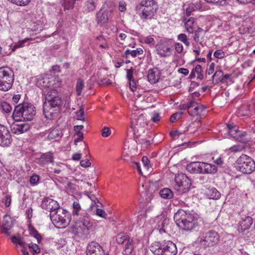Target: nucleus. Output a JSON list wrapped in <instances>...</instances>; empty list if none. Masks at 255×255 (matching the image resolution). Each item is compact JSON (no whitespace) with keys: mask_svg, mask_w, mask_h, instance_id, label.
<instances>
[{"mask_svg":"<svg viewBox=\"0 0 255 255\" xmlns=\"http://www.w3.org/2000/svg\"><path fill=\"white\" fill-rule=\"evenodd\" d=\"M160 120V117L158 113H155L154 114L153 117L151 118V120L154 123H158Z\"/></svg>","mask_w":255,"mask_h":255,"instance_id":"59","label":"nucleus"},{"mask_svg":"<svg viewBox=\"0 0 255 255\" xmlns=\"http://www.w3.org/2000/svg\"><path fill=\"white\" fill-rule=\"evenodd\" d=\"M73 213L78 215L79 212L81 210V206L79 203L77 201H74L73 203Z\"/></svg>","mask_w":255,"mask_h":255,"instance_id":"43","label":"nucleus"},{"mask_svg":"<svg viewBox=\"0 0 255 255\" xmlns=\"http://www.w3.org/2000/svg\"><path fill=\"white\" fill-rule=\"evenodd\" d=\"M41 207L49 212L50 213L55 212L60 209L59 203L56 201L48 197H45L43 199Z\"/></svg>","mask_w":255,"mask_h":255,"instance_id":"14","label":"nucleus"},{"mask_svg":"<svg viewBox=\"0 0 255 255\" xmlns=\"http://www.w3.org/2000/svg\"><path fill=\"white\" fill-rule=\"evenodd\" d=\"M219 240L218 233L213 230L203 233L198 238L200 244L205 248L214 246L218 242Z\"/></svg>","mask_w":255,"mask_h":255,"instance_id":"9","label":"nucleus"},{"mask_svg":"<svg viewBox=\"0 0 255 255\" xmlns=\"http://www.w3.org/2000/svg\"><path fill=\"white\" fill-rule=\"evenodd\" d=\"M103 253V250L98 243L92 242L87 247V255H102ZM104 255H109L105 254Z\"/></svg>","mask_w":255,"mask_h":255,"instance_id":"16","label":"nucleus"},{"mask_svg":"<svg viewBox=\"0 0 255 255\" xmlns=\"http://www.w3.org/2000/svg\"><path fill=\"white\" fill-rule=\"evenodd\" d=\"M5 206L6 207H8L11 204V196L9 195H7L5 197Z\"/></svg>","mask_w":255,"mask_h":255,"instance_id":"61","label":"nucleus"},{"mask_svg":"<svg viewBox=\"0 0 255 255\" xmlns=\"http://www.w3.org/2000/svg\"><path fill=\"white\" fill-rule=\"evenodd\" d=\"M193 24V20H191V19H189L185 23V26L186 28V30L189 33H193V27H192Z\"/></svg>","mask_w":255,"mask_h":255,"instance_id":"42","label":"nucleus"},{"mask_svg":"<svg viewBox=\"0 0 255 255\" xmlns=\"http://www.w3.org/2000/svg\"><path fill=\"white\" fill-rule=\"evenodd\" d=\"M142 162L143 164V165L147 169L148 168V164L149 163V160L146 156H143L142 158Z\"/></svg>","mask_w":255,"mask_h":255,"instance_id":"64","label":"nucleus"},{"mask_svg":"<svg viewBox=\"0 0 255 255\" xmlns=\"http://www.w3.org/2000/svg\"><path fill=\"white\" fill-rule=\"evenodd\" d=\"M182 113H176L172 115L170 117V121L171 123L175 122L177 119H179L181 117Z\"/></svg>","mask_w":255,"mask_h":255,"instance_id":"51","label":"nucleus"},{"mask_svg":"<svg viewBox=\"0 0 255 255\" xmlns=\"http://www.w3.org/2000/svg\"><path fill=\"white\" fill-rule=\"evenodd\" d=\"M157 53L161 57H165L170 55L171 48L168 42L165 40H161L157 46Z\"/></svg>","mask_w":255,"mask_h":255,"instance_id":"15","label":"nucleus"},{"mask_svg":"<svg viewBox=\"0 0 255 255\" xmlns=\"http://www.w3.org/2000/svg\"><path fill=\"white\" fill-rule=\"evenodd\" d=\"M201 7V5L200 3H197V5H195L194 4H191L189 5V7L186 8V13L187 15H190L192 11H194L197 8H200Z\"/></svg>","mask_w":255,"mask_h":255,"instance_id":"38","label":"nucleus"},{"mask_svg":"<svg viewBox=\"0 0 255 255\" xmlns=\"http://www.w3.org/2000/svg\"><path fill=\"white\" fill-rule=\"evenodd\" d=\"M160 196L164 199H170L173 197V193L172 190L168 188L161 189L159 192Z\"/></svg>","mask_w":255,"mask_h":255,"instance_id":"28","label":"nucleus"},{"mask_svg":"<svg viewBox=\"0 0 255 255\" xmlns=\"http://www.w3.org/2000/svg\"><path fill=\"white\" fill-rule=\"evenodd\" d=\"M175 49L178 53H181L183 50V46L181 43L176 42L175 43Z\"/></svg>","mask_w":255,"mask_h":255,"instance_id":"53","label":"nucleus"},{"mask_svg":"<svg viewBox=\"0 0 255 255\" xmlns=\"http://www.w3.org/2000/svg\"><path fill=\"white\" fill-rule=\"evenodd\" d=\"M184 133V132H181L179 130H176L171 131L170 132V135L172 137V138L175 139L178 138L180 135L183 134Z\"/></svg>","mask_w":255,"mask_h":255,"instance_id":"44","label":"nucleus"},{"mask_svg":"<svg viewBox=\"0 0 255 255\" xmlns=\"http://www.w3.org/2000/svg\"><path fill=\"white\" fill-rule=\"evenodd\" d=\"M53 162V153L51 152L42 154L38 158L37 163L39 165L44 166L45 164Z\"/></svg>","mask_w":255,"mask_h":255,"instance_id":"20","label":"nucleus"},{"mask_svg":"<svg viewBox=\"0 0 255 255\" xmlns=\"http://www.w3.org/2000/svg\"><path fill=\"white\" fill-rule=\"evenodd\" d=\"M0 109L6 113H9L12 110V108L10 104L4 101L0 103Z\"/></svg>","mask_w":255,"mask_h":255,"instance_id":"33","label":"nucleus"},{"mask_svg":"<svg viewBox=\"0 0 255 255\" xmlns=\"http://www.w3.org/2000/svg\"><path fill=\"white\" fill-rule=\"evenodd\" d=\"M39 176L35 174H33L30 177L29 182L32 186H35L39 183Z\"/></svg>","mask_w":255,"mask_h":255,"instance_id":"40","label":"nucleus"},{"mask_svg":"<svg viewBox=\"0 0 255 255\" xmlns=\"http://www.w3.org/2000/svg\"><path fill=\"white\" fill-rule=\"evenodd\" d=\"M215 64L214 63H211L209 66V68L206 70V73L208 75H211L214 71Z\"/></svg>","mask_w":255,"mask_h":255,"instance_id":"57","label":"nucleus"},{"mask_svg":"<svg viewBox=\"0 0 255 255\" xmlns=\"http://www.w3.org/2000/svg\"><path fill=\"white\" fill-rule=\"evenodd\" d=\"M62 135L61 129L58 128L53 129L49 133L48 138L50 140H55L60 138Z\"/></svg>","mask_w":255,"mask_h":255,"instance_id":"25","label":"nucleus"},{"mask_svg":"<svg viewBox=\"0 0 255 255\" xmlns=\"http://www.w3.org/2000/svg\"><path fill=\"white\" fill-rule=\"evenodd\" d=\"M84 82L81 79H79L77 80L76 86V90L77 95L78 96H80L81 95L82 91L84 87Z\"/></svg>","mask_w":255,"mask_h":255,"instance_id":"36","label":"nucleus"},{"mask_svg":"<svg viewBox=\"0 0 255 255\" xmlns=\"http://www.w3.org/2000/svg\"><path fill=\"white\" fill-rule=\"evenodd\" d=\"M96 214L105 219H106L107 217V214L105 211L101 209H97L96 210Z\"/></svg>","mask_w":255,"mask_h":255,"instance_id":"54","label":"nucleus"},{"mask_svg":"<svg viewBox=\"0 0 255 255\" xmlns=\"http://www.w3.org/2000/svg\"><path fill=\"white\" fill-rule=\"evenodd\" d=\"M237 170L244 174H250L255 170L254 160L246 154L241 155L235 163Z\"/></svg>","mask_w":255,"mask_h":255,"instance_id":"5","label":"nucleus"},{"mask_svg":"<svg viewBox=\"0 0 255 255\" xmlns=\"http://www.w3.org/2000/svg\"><path fill=\"white\" fill-rule=\"evenodd\" d=\"M228 133L231 137L238 141L242 140L243 137L246 134V132H242L239 130L236 126H233L232 128H230L229 132Z\"/></svg>","mask_w":255,"mask_h":255,"instance_id":"21","label":"nucleus"},{"mask_svg":"<svg viewBox=\"0 0 255 255\" xmlns=\"http://www.w3.org/2000/svg\"><path fill=\"white\" fill-rule=\"evenodd\" d=\"M225 52L221 49H219L216 51L214 53V56L218 59H222L225 56Z\"/></svg>","mask_w":255,"mask_h":255,"instance_id":"46","label":"nucleus"},{"mask_svg":"<svg viewBox=\"0 0 255 255\" xmlns=\"http://www.w3.org/2000/svg\"><path fill=\"white\" fill-rule=\"evenodd\" d=\"M253 221L252 218L250 216L242 218L241 221L239 222V231L243 232L249 229L253 224Z\"/></svg>","mask_w":255,"mask_h":255,"instance_id":"19","label":"nucleus"},{"mask_svg":"<svg viewBox=\"0 0 255 255\" xmlns=\"http://www.w3.org/2000/svg\"><path fill=\"white\" fill-rule=\"evenodd\" d=\"M143 39L145 43L149 45H153L155 42L153 38L151 36L144 37Z\"/></svg>","mask_w":255,"mask_h":255,"instance_id":"50","label":"nucleus"},{"mask_svg":"<svg viewBox=\"0 0 255 255\" xmlns=\"http://www.w3.org/2000/svg\"><path fill=\"white\" fill-rule=\"evenodd\" d=\"M203 174H214L217 172V167L216 165L203 162Z\"/></svg>","mask_w":255,"mask_h":255,"instance_id":"24","label":"nucleus"},{"mask_svg":"<svg viewBox=\"0 0 255 255\" xmlns=\"http://www.w3.org/2000/svg\"><path fill=\"white\" fill-rule=\"evenodd\" d=\"M14 81V73L9 67L0 68V90L7 91L11 88Z\"/></svg>","mask_w":255,"mask_h":255,"instance_id":"6","label":"nucleus"},{"mask_svg":"<svg viewBox=\"0 0 255 255\" xmlns=\"http://www.w3.org/2000/svg\"><path fill=\"white\" fill-rule=\"evenodd\" d=\"M80 165L82 167H88L91 165V162L88 159L82 160L80 161Z\"/></svg>","mask_w":255,"mask_h":255,"instance_id":"58","label":"nucleus"},{"mask_svg":"<svg viewBox=\"0 0 255 255\" xmlns=\"http://www.w3.org/2000/svg\"><path fill=\"white\" fill-rule=\"evenodd\" d=\"M139 6L143 8L140 15L141 19H150L154 15L156 7L153 0H142L139 4Z\"/></svg>","mask_w":255,"mask_h":255,"instance_id":"10","label":"nucleus"},{"mask_svg":"<svg viewBox=\"0 0 255 255\" xmlns=\"http://www.w3.org/2000/svg\"><path fill=\"white\" fill-rule=\"evenodd\" d=\"M203 162H193L187 166L188 169L193 173L203 174Z\"/></svg>","mask_w":255,"mask_h":255,"instance_id":"22","label":"nucleus"},{"mask_svg":"<svg viewBox=\"0 0 255 255\" xmlns=\"http://www.w3.org/2000/svg\"><path fill=\"white\" fill-rule=\"evenodd\" d=\"M195 72L197 75V78L203 80L204 78L203 71L200 65H197L194 69Z\"/></svg>","mask_w":255,"mask_h":255,"instance_id":"37","label":"nucleus"},{"mask_svg":"<svg viewBox=\"0 0 255 255\" xmlns=\"http://www.w3.org/2000/svg\"><path fill=\"white\" fill-rule=\"evenodd\" d=\"M197 102L194 99L191 100L186 103L187 107H188V111L191 110L195 106H196Z\"/></svg>","mask_w":255,"mask_h":255,"instance_id":"56","label":"nucleus"},{"mask_svg":"<svg viewBox=\"0 0 255 255\" xmlns=\"http://www.w3.org/2000/svg\"><path fill=\"white\" fill-rule=\"evenodd\" d=\"M174 219L179 228L184 231H191L198 226L196 215L189 211L178 210Z\"/></svg>","mask_w":255,"mask_h":255,"instance_id":"2","label":"nucleus"},{"mask_svg":"<svg viewBox=\"0 0 255 255\" xmlns=\"http://www.w3.org/2000/svg\"><path fill=\"white\" fill-rule=\"evenodd\" d=\"M108 11H102V9L97 13L96 21L97 24L100 26H105L107 25L108 22Z\"/></svg>","mask_w":255,"mask_h":255,"instance_id":"17","label":"nucleus"},{"mask_svg":"<svg viewBox=\"0 0 255 255\" xmlns=\"http://www.w3.org/2000/svg\"><path fill=\"white\" fill-rule=\"evenodd\" d=\"M129 87H130L131 90L132 91L134 92L136 89L135 81L134 79L129 80Z\"/></svg>","mask_w":255,"mask_h":255,"instance_id":"60","label":"nucleus"},{"mask_svg":"<svg viewBox=\"0 0 255 255\" xmlns=\"http://www.w3.org/2000/svg\"><path fill=\"white\" fill-rule=\"evenodd\" d=\"M11 2L19 6H25L27 5L30 0H8Z\"/></svg>","mask_w":255,"mask_h":255,"instance_id":"41","label":"nucleus"},{"mask_svg":"<svg viewBox=\"0 0 255 255\" xmlns=\"http://www.w3.org/2000/svg\"><path fill=\"white\" fill-rule=\"evenodd\" d=\"M133 69L132 67L130 68V69H127V78L128 80H131L133 79Z\"/></svg>","mask_w":255,"mask_h":255,"instance_id":"55","label":"nucleus"},{"mask_svg":"<svg viewBox=\"0 0 255 255\" xmlns=\"http://www.w3.org/2000/svg\"><path fill=\"white\" fill-rule=\"evenodd\" d=\"M177 39L183 42L186 46L188 47L190 45V42L187 35L184 33H181L177 36Z\"/></svg>","mask_w":255,"mask_h":255,"instance_id":"34","label":"nucleus"},{"mask_svg":"<svg viewBox=\"0 0 255 255\" xmlns=\"http://www.w3.org/2000/svg\"><path fill=\"white\" fill-rule=\"evenodd\" d=\"M223 75V72L222 70L216 71L214 74L212 76L213 80L214 78H217V80L220 82Z\"/></svg>","mask_w":255,"mask_h":255,"instance_id":"47","label":"nucleus"},{"mask_svg":"<svg viewBox=\"0 0 255 255\" xmlns=\"http://www.w3.org/2000/svg\"><path fill=\"white\" fill-rule=\"evenodd\" d=\"M207 2L213 3L217 5L223 6L226 5L230 0H205Z\"/></svg>","mask_w":255,"mask_h":255,"instance_id":"35","label":"nucleus"},{"mask_svg":"<svg viewBox=\"0 0 255 255\" xmlns=\"http://www.w3.org/2000/svg\"><path fill=\"white\" fill-rule=\"evenodd\" d=\"M30 128V125L27 123L14 124L12 126L11 131L14 134H20L27 131Z\"/></svg>","mask_w":255,"mask_h":255,"instance_id":"18","label":"nucleus"},{"mask_svg":"<svg viewBox=\"0 0 255 255\" xmlns=\"http://www.w3.org/2000/svg\"><path fill=\"white\" fill-rule=\"evenodd\" d=\"M39 84L43 87L49 88L45 91L44 96L45 102L43 104V114L45 117L52 120L59 112L62 105L61 98L58 95L56 88L60 87L61 82L59 79L52 75H44L39 80Z\"/></svg>","mask_w":255,"mask_h":255,"instance_id":"1","label":"nucleus"},{"mask_svg":"<svg viewBox=\"0 0 255 255\" xmlns=\"http://www.w3.org/2000/svg\"><path fill=\"white\" fill-rule=\"evenodd\" d=\"M77 119L83 121H85V119L83 118L84 114V109L81 108L77 112Z\"/></svg>","mask_w":255,"mask_h":255,"instance_id":"52","label":"nucleus"},{"mask_svg":"<svg viewBox=\"0 0 255 255\" xmlns=\"http://www.w3.org/2000/svg\"><path fill=\"white\" fill-rule=\"evenodd\" d=\"M228 81L232 82V78L231 77V75L229 74H227L224 75H223L222 79L220 80V82L222 83H225L227 82Z\"/></svg>","mask_w":255,"mask_h":255,"instance_id":"48","label":"nucleus"},{"mask_svg":"<svg viewBox=\"0 0 255 255\" xmlns=\"http://www.w3.org/2000/svg\"><path fill=\"white\" fill-rule=\"evenodd\" d=\"M205 109V107L203 105L197 103L193 109L188 111V113L191 116L195 117L200 115Z\"/></svg>","mask_w":255,"mask_h":255,"instance_id":"23","label":"nucleus"},{"mask_svg":"<svg viewBox=\"0 0 255 255\" xmlns=\"http://www.w3.org/2000/svg\"><path fill=\"white\" fill-rule=\"evenodd\" d=\"M147 79L151 84H155L158 81L159 77L155 71L150 69L148 71Z\"/></svg>","mask_w":255,"mask_h":255,"instance_id":"26","label":"nucleus"},{"mask_svg":"<svg viewBox=\"0 0 255 255\" xmlns=\"http://www.w3.org/2000/svg\"><path fill=\"white\" fill-rule=\"evenodd\" d=\"M92 226L89 216L85 213L78 220L74 227L77 233L86 234Z\"/></svg>","mask_w":255,"mask_h":255,"instance_id":"11","label":"nucleus"},{"mask_svg":"<svg viewBox=\"0 0 255 255\" xmlns=\"http://www.w3.org/2000/svg\"><path fill=\"white\" fill-rule=\"evenodd\" d=\"M78 137L75 139L74 142L76 144H77V142L82 141L83 139V132H79V133L76 134Z\"/></svg>","mask_w":255,"mask_h":255,"instance_id":"63","label":"nucleus"},{"mask_svg":"<svg viewBox=\"0 0 255 255\" xmlns=\"http://www.w3.org/2000/svg\"><path fill=\"white\" fill-rule=\"evenodd\" d=\"M13 226L11 219L9 216L5 215L1 226V229H10Z\"/></svg>","mask_w":255,"mask_h":255,"instance_id":"30","label":"nucleus"},{"mask_svg":"<svg viewBox=\"0 0 255 255\" xmlns=\"http://www.w3.org/2000/svg\"><path fill=\"white\" fill-rule=\"evenodd\" d=\"M205 32L203 29L201 28H198V29L195 31V34L193 36V39L195 41L198 42L199 41L200 37L203 35H204Z\"/></svg>","mask_w":255,"mask_h":255,"instance_id":"39","label":"nucleus"},{"mask_svg":"<svg viewBox=\"0 0 255 255\" xmlns=\"http://www.w3.org/2000/svg\"><path fill=\"white\" fill-rule=\"evenodd\" d=\"M126 243L125 249L123 254L126 255H129L132 252L133 249V241L129 239Z\"/></svg>","mask_w":255,"mask_h":255,"instance_id":"29","label":"nucleus"},{"mask_svg":"<svg viewBox=\"0 0 255 255\" xmlns=\"http://www.w3.org/2000/svg\"><path fill=\"white\" fill-rule=\"evenodd\" d=\"M35 114V107L32 104L23 103L15 107L12 117L14 120L17 122L30 121L33 120Z\"/></svg>","mask_w":255,"mask_h":255,"instance_id":"3","label":"nucleus"},{"mask_svg":"<svg viewBox=\"0 0 255 255\" xmlns=\"http://www.w3.org/2000/svg\"><path fill=\"white\" fill-rule=\"evenodd\" d=\"M191 181L184 174H178L175 177L173 188L178 195H182L189 191L191 186Z\"/></svg>","mask_w":255,"mask_h":255,"instance_id":"7","label":"nucleus"},{"mask_svg":"<svg viewBox=\"0 0 255 255\" xmlns=\"http://www.w3.org/2000/svg\"><path fill=\"white\" fill-rule=\"evenodd\" d=\"M12 141V138L8 128L0 124V145L8 146Z\"/></svg>","mask_w":255,"mask_h":255,"instance_id":"13","label":"nucleus"},{"mask_svg":"<svg viewBox=\"0 0 255 255\" xmlns=\"http://www.w3.org/2000/svg\"><path fill=\"white\" fill-rule=\"evenodd\" d=\"M157 246V248L151 249L154 255H175L177 253L175 244L170 241H164Z\"/></svg>","mask_w":255,"mask_h":255,"instance_id":"8","label":"nucleus"},{"mask_svg":"<svg viewBox=\"0 0 255 255\" xmlns=\"http://www.w3.org/2000/svg\"><path fill=\"white\" fill-rule=\"evenodd\" d=\"M25 42V40H22L19 41L17 43H15L14 45L11 46V48L12 51H14L16 49L21 47L23 46L24 43Z\"/></svg>","mask_w":255,"mask_h":255,"instance_id":"49","label":"nucleus"},{"mask_svg":"<svg viewBox=\"0 0 255 255\" xmlns=\"http://www.w3.org/2000/svg\"><path fill=\"white\" fill-rule=\"evenodd\" d=\"M147 125V122L143 114L140 115L137 118L132 119L131 121L130 127L134 132L143 131Z\"/></svg>","mask_w":255,"mask_h":255,"instance_id":"12","label":"nucleus"},{"mask_svg":"<svg viewBox=\"0 0 255 255\" xmlns=\"http://www.w3.org/2000/svg\"><path fill=\"white\" fill-rule=\"evenodd\" d=\"M96 7V4L93 0H88L85 4V10L88 12L94 10Z\"/></svg>","mask_w":255,"mask_h":255,"instance_id":"32","label":"nucleus"},{"mask_svg":"<svg viewBox=\"0 0 255 255\" xmlns=\"http://www.w3.org/2000/svg\"><path fill=\"white\" fill-rule=\"evenodd\" d=\"M130 238L128 236L125 235L123 233L118 234L116 236V242L119 244H123L126 242Z\"/></svg>","mask_w":255,"mask_h":255,"instance_id":"31","label":"nucleus"},{"mask_svg":"<svg viewBox=\"0 0 255 255\" xmlns=\"http://www.w3.org/2000/svg\"><path fill=\"white\" fill-rule=\"evenodd\" d=\"M206 194L209 198L212 199H218L221 196L220 193L215 188L208 189Z\"/></svg>","mask_w":255,"mask_h":255,"instance_id":"27","label":"nucleus"},{"mask_svg":"<svg viewBox=\"0 0 255 255\" xmlns=\"http://www.w3.org/2000/svg\"><path fill=\"white\" fill-rule=\"evenodd\" d=\"M49 216L53 224L58 228L67 227L71 221L68 213L60 208L55 212L50 213Z\"/></svg>","mask_w":255,"mask_h":255,"instance_id":"4","label":"nucleus"},{"mask_svg":"<svg viewBox=\"0 0 255 255\" xmlns=\"http://www.w3.org/2000/svg\"><path fill=\"white\" fill-rule=\"evenodd\" d=\"M101 133L103 137H107L111 134V130L109 128L105 127L102 129Z\"/></svg>","mask_w":255,"mask_h":255,"instance_id":"45","label":"nucleus"},{"mask_svg":"<svg viewBox=\"0 0 255 255\" xmlns=\"http://www.w3.org/2000/svg\"><path fill=\"white\" fill-rule=\"evenodd\" d=\"M119 9L120 11L123 12L126 10V4L125 1H120L119 2Z\"/></svg>","mask_w":255,"mask_h":255,"instance_id":"62","label":"nucleus"}]
</instances>
